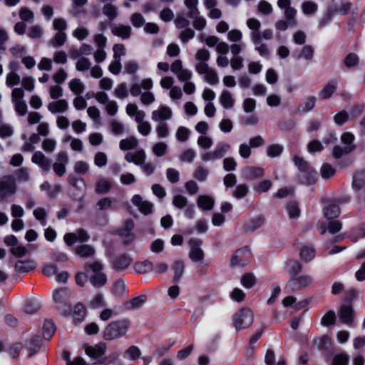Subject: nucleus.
<instances>
[{
  "instance_id": "1",
  "label": "nucleus",
  "mask_w": 365,
  "mask_h": 365,
  "mask_svg": "<svg viewBox=\"0 0 365 365\" xmlns=\"http://www.w3.org/2000/svg\"><path fill=\"white\" fill-rule=\"evenodd\" d=\"M130 326L128 319L112 321L104 329L103 338L106 341H112L124 336Z\"/></svg>"
},
{
  "instance_id": "2",
  "label": "nucleus",
  "mask_w": 365,
  "mask_h": 365,
  "mask_svg": "<svg viewBox=\"0 0 365 365\" xmlns=\"http://www.w3.org/2000/svg\"><path fill=\"white\" fill-rule=\"evenodd\" d=\"M254 320L253 312L248 308H242L233 316V324L237 331L251 326Z\"/></svg>"
},
{
  "instance_id": "3",
  "label": "nucleus",
  "mask_w": 365,
  "mask_h": 365,
  "mask_svg": "<svg viewBox=\"0 0 365 365\" xmlns=\"http://www.w3.org/2000/svg\"><path fill=\"white\" fill-rule=\"evenodd\" d=\"M252 253L248 246H245L234 252L231 256L230 264L233 267H245L250 262Z\"/></svg>"
},
{
  "instance_id": "4",
  "label": "nucleus",
  "mask_w": 365,
  "mask_h": 365,
  "mask_svg": "<svg viewBox=\"0 0 365 365\" xmlns=\"http://www.w3.org/2000/svg\"><path fill=\"white\" fill-rule=\"evenodd\" d=\"M70 295V290L66 287L57 289L53 294V299L56 304L66 307V309L63 311V314L65 316L70 315L72 312L71 304H69Z\"/></svg>"
},
{
  "instance_id": "5",
  "label": "nucleus",
  "mask_w": 365,
  "mask_h": 365,
  "mask_svg": "<svg viewBox=\"0 0 365 365\" xmlns=\"http://www.w3.org/2000/svg\"><path fill=\"white\" fill-rule=\"evenodd\" d=\"M190 246L189 257L194 262H200L205 257V252L200 247L202 240L198 238L192 237L188 241Z\"/></svg>"
},
{
  "instance_id": "6",
  "label": "nucleus",
  "mask_w": 365,
  "mask_h": 365,
  "mask_svg": "<svg viewBox=\"0 0 365 365\" xmlns=\"http://www.w3.org/2000/svg\"><path fill=\"white\" fill-rule=\"evenodd\" d=\"M16 191V185L14 179L9 176H4L0 178V202L6 200V197L14 194Z\"/></svg>"
},
{
  "instance_id": "7",
  "label": "nucleus",
  "mask_w": 365,
  "mask_h": 365,
  "mask_svg": "<svg viewBox=\"0 0 365 365\" xmlns=\"http://www.w3.org/2000/svg\"><path fill=\"white\" fill-rule=\"evenodd\" d=\"M312 280L311 276L306 274L291 277L287 284V288L295 292L307 287L312 282Z\"/></svg>"
},
{
  "instance_id": "8",
  "label": "nucleus",
  "mask_w": 365,
  "mask_h": 365,
  "mask_svg": "<svg viewBox=\"0 0 365 365\" xmlns=\"http://www.w3.org/2000/svg\"><path fill=\"white\" fill-rule=\"evenodd\" d=\"M112 268L115 271H122L127 269L133 262L132 257L125 253L113 256L110 260Z\"/></svg>"
},
{
  "instance_id": "9",
  "label": "nucleus",
  "mask_w": 365,
  "mask_h": 365,
  "mask_svg": "<svg viewBox=\"0 0 365 365\" xmlns=\"http://www.w3.org/2000/svg\"><path fill=\"white\" fill-rule=\"evenodd\" d=\"M339 317L342 324L351 325L354 321V310L352 304H342L339 310Z\"/></svg>"
},
{
  "instance_id": "10",
  "label": "nucleus",
  "mask_w": 365,
  "mask_h": 365,
  "mask_svg": "<svg viewBox=\"0 0 365 365\" xmlns=\"http://www.w3.org/2000/svg\"><path fill=\"white\" fill-rule=\"evenodd\" d=\"M106 351V346L104 343H98L95 346H88L85 349L86 355L97 361L103 358Z\"/></svg>"
},
{
  "instance_id": "11",
  "label": "nucleus",
  "mask_w": 365,
  "mask_h": 365,
  "mask_svg": "<svg viewBox=\"0 0 365 365\" xmlns=\"http://www.w3.org/2000/svg\"><path fill=\"white\" fill-rule=\"evenodd\" d=\"M265 217L263 215H258L250 219L243 225L242 230L245 233H252L260 228L264 223Z\"/></svg>"
},
{
  "instance_id": "12",
  "label": "nucleus",
  "mask_w": 365,
  "mask_h": 365,
  "mask_svg": "<svg viewBox=\"0 0 365 365\" xmlns=\"http://www.w3.org/2000/svg\"><path fill=\"white\" fill-rule=\"evenodd\" d=\"M318 179L317 172L311 166L307 171L301 173L299 176V180L301 184L305 185H312L316 183Z\"/></svg>"
},
{
  "instance_id": "13",
  "label": "nucleus",
  "mask_w": 365,
  "mask_h": 365,
  "mask_svg": "<svg viewBox=\"0 0 365 365\" xmlns=\"http://www.w3.org/2000/svg\"><path fill=\"white\" fill-rule=\"evenodd\" d=\"M264 174V169L260 167L247 166L243 170L244 178L248 180L262 178Z\"/></svg>"
},
{
  "instance_id": "14",
  "label": "nucleus",
  "mask_w": 365,
  "mask_h": 365,
  "mask_svg": "<svg viewBox=\"0 0 365 365\" xmlns=\"http://www.w3.org/2000/svg\"><path fill=\"white\" fill-rule=\"evenodd\" d=\"M351 187L357 192L365 187V170L356 171L353 175Z\"/></svg>"
},
{
  "instance_id": "15",
  "label": "nucleus",
  "mask_w": 365,
  "mask_h": 365,
  "mask_svg": "<svg viewBox=\"0 0 365 365\" xmlns=\"http://www.w3.org/2000/svg\"><path fill=\"white\" fill-rule=\"evenodd\" d=\"M31 161L38 165L44 171H48L50 169V160L41 151H36L33 154Z\"/></svg>"
},
{
  "instance_id": "16",
  "label": "nucleus",
  "mask_w": 365,
  "mask_h": 365,
  "mask_svg": "<svg viewBox=\"0 0 365 365\" xmlns=\"http://www.w3.org/2000/svg\"><path fill=\"white\" fill-rule=\"evenodd\" d=\"M337 89V82L335 80L329 81L319 93V98L322 100L329 99Z\"/></svg>"
},
{
  "instance_id": "17",
  "label": "nucleus",
  "mask_w": 365,
  "mask_h": 365,
  "mask_svg": "<svg viewBox=\"0 0 365 365\" xmlns=\"http://www.w3.org/2000/svg\"><path fill=\"white\" fill-rule=\"evenodd\" d=\"M317 348L324 354H328L332 346V341L330 337L324 335L314 341Z\"/></svg>"
},
{
  "instance_id": "18",
  "label": "nucleus",
  "mask_w": 365,
  "mask_h": 365,
  "mask_svg": "<svg viewBox=\"0 0 365 365\" xmlns=\"http://www.w3.org/2000/svg\"><path fill=\"white\" fill-rule=\"evenodd\" d=\"M35 262L31 259L18 260L15 264V269L19 273H27L36 269Z\"/></svg>"
},
{
  "instance_id": "19",
  "label": "nucleus",
  "mask_w": 365,
  "mask_h": 365,
  "mask_svg": "<svg viewBox=\"0 0 365 365\" xmlns=\"http://www.w3.org/2000/svg\"><path fill=\"white\" fill-rule=\"evenodd\" d=\"M171 117V109L167 106H161L159 110H153L152 113V118L155 121L168 120Z\"/></svg>"
},
{
  "instance_id": "20",
  "label": "nucleus",
  "mask_w": 365,
  "mask_h": 365,
  "mask_svg": "<svg viewBox=\"0 0 365 365\" xmlns=\"http://www.w3.org/2000/svg\"><path fill=\"white\" fill-rule=\"evenodd\" d=\"M68 108V102L65 99L51 102L48 106V110L51 113H63Z\"/></svg>"
},
{
  "instance_id": "21",
  "label": "nucleus",
  "mask_w": 365,
  "mask_h": 365,
  "mask_svg": "<svg viewBox=\"0 0 365 365\" xmlns=\"http://www.w3.org/2000/svg\"><path fill=\"white\" fill-rule=\"evenodd\" d=\"M134 270L138 274H145L154 270V265L152 262L145 259L142 262H136L133 264Z\"/></svg>"
},
{
  "instance_id": "22",
  "label": "nucleus",
  "mask_w": 365,
  "mask_h": 365,
  "mask_svg": "<svg viewBox=\"0 0 365 365\" xmlns=\"http://www.w3.org/2000/svg\"><path fill=\"white\" fill-rule=\"evenodd\" d=\"M147 300V296L145 294L132 298L129 301L125 302V308L128 310L140 308Z\"/></svg>"
},
{
  "instance_id": "23",
  "label": "nucleus",
  "mask_w": 365,
  "mask_h": 365,
  "mask_svg": "<svg viewBox=\"0 0 365 365\" xmlns=\"http://www.w3.org/2000/svg\"><path fill=\"white\" fill-rule=\"evenodd\" d=\"M341 212V209L339 205L336 203L329 204L324 209V215L329 220L337 218Z\"/></svg>"
},
{
  "instance_id": "24",
  "label": "nucleus",
  "mask_w": 365,
  "mask_h": 365,
  "mask_svg": "<svg viewBox=\"0 0 365 365\" xmlns=\"http://www.w3.org/2000/svg\"><path fill=\"white\" fill-rule=\"evenodd\" d=\"M111 32L114 36L121 37L123 39L129 38L131 34V28L129 26L120 24L111 28Z\"/></svg>"
},
{
  "instance_id": "25",
  "label": "nucleus",
  "mask_w": 365,
  "mask_h": 365,
  "mask_svg": "<svg viewBox=\"0 0 365 365\" xmlns=\"http://www.w3.org/2000/svg\"><path fill=\"white\" fill-rule=\"evenodd\" d=\"M197 206L204 210H211L215 205L214 199L208 195H200L197 200Z\"/></svg>"
},
{
  "instance_id": "26",
  "label": "nucleus",
  "mask_w": 365,
  "mask_h": 365,
  "mask_svg": "<svg viewBox=\"0 0 365 365\" xmlns=\"http://www.w3.org/2000/svg\"><path fill=\"white\" fill-rule=\"evenodd\" d=\"M356 149V145L345 146L335 145L332 149V156L336 160L341 159L344 155H347Z\"/></svg>"
},
{
  "instance_id": "27",
  "label": "nucleus",
  "mask_w": 365,
  "mask_h": 365,
  "mask_svg": "<svg viewBox=\"0 0 365 365\" xmlns=\"http://www.w3.org/2000/svg\"><path fill=\"white\" fill-rule=\"evenodd\" d=\"M334 15L335 13L331 6H328L324 14H323V16H322L319 21L318 28L322 29L326 26H327L332 21Z\"/></svg>"
},
{
  "instance_id": "28",
  "label": "nucleus",
  "mask_w": 365,
  "mask_h": 365,
  "mask_svg": "<svg viewBox=\"0 0 365 365\" xmlns=\"http://www.w3.org/2000/svg\"><path fill=\"white\" fill-rule=\"evenodd\" d=\"M86 315V309L82 303H78L73 308V321L76 323L82 322Z\"/></svg>"
},
{
  "instance_id": "29",
  "label": "nucleus",
  "mask_w": 365,
  "mask_h": 365,
  "mask_svg": "<svg viewBox=\"0 0 365 365\" xmlns=\"http://www.w3.org/2000/svg\"><path fill=\"white\" fill-rule=\"evenodd\" d=\"M56 331V325L51 319H46L43 324V335L45 339L50 340Z\"/></svg>"
},
{
  "instance_id": "30",
  "label": "nucleus",
  "mask_w": 365,
  "mask_h": 365,
  "mask_svg": "<svg viewBox=\"0 0 365 365\" xmlns=\"http://www.w3.org/2000/svg\"><path fill=\"white\" fill-rule=\"evenodd\" d=\"M75 252L81 257H89L95 254V250L89 245H81L75 248Z\"/></svg>"
},
{
  "instance_id": "31",
  "label": "nucleus",
  "mask_w": 365,
  "mask_h": 365,
  "mask_svg": "<svg viewBox=\"0 0 365 365\" xmlns=\"http://www.w3.org/2000/svg\"><path fill=\"white\" fill-rule=\"evenodd\" d=\"M112 187V182L107 179L98 180L95 186V191L97 194H106Z\"/></svg>"
},
{
  "instance_id": "32",
  "label": "nucleus",
  "mask_w": 365,
  "mask_h": 365,
  "mask_svg": "<svg viewBox=\"0 0 365 365\" xmlns=\"http://www.w3.org/2000/svg\"><path fill=\"white\" fill-rule=\"evenodd\" d=\"M315 249L311 247L303 246L300 249L299 256L302 261L309 262L315 257Z\"/></svg>"
},
{
  "instance_id": "33",
  "label": "nucleus",
  "mask_w": 365,
  "mask_h": 365,
  "mask_svg": "<svg viewBox=\"0 0 365 365\" xmlns=\"http://www.w3.org/2000/svg\"><path fill=\"white\" fill-rule=\"evenodd\" d=\"M220 102L221 105L226 109L232 108L235 104V101L232 97L231 93L227 90H224L222 92L220 96Z\"/></svg>"
},
{
  "instance_id": "34",
  "label": "nucleus",
  "mask_w": 365,
  "mask_h": 365,
  "mask_svg": "<svg viewBox=\"0 0 365 365\" xmlns=\"http://www.w3.org/2000/svg\"><path fill=\"white\" fill-rule=\"evenodd\" d=\"M185 263L182 260L176 261L173 265V270L174 272L173 282L176 283L180 281L181 277L184 273Z\"/></svg>"
},
{
  "instance_id": "35",
  "label": "nucleus",
  "mask_w": 365,
  "mask_h": 365,
  "mask_svg": "<svg viewBox=\"0 0 365 365\" xmlns=\"http://www.w3.org/2000/svg\"><path fill=\"white\" fill-rule=\"evenodd\" d=\"M41 308L40 303L34 299H30L26 301L24 304V312L29 314H33L37 312Z\"/></svg>"
},
{
  "instance_id": "36",
  "label": "nucleus",
  "mask_w": 365,
  "mask_h": 365,
  "mask_svg": "<svg viewBox=\"0 0 365 365\" xmlns=\"http://www.w3.org/2000/svg\"><path fill=\"white\" fill-rule=\"evenodd\" d=\"M138 140L134 137H131L121 140L119 146L122 150H128L135 149L138 146Z\"/></svg>"
},
{
  "instance_id": "37",
  "label": "nucleus",
  "mask_w": 365,
  "mask_h": 365,
  "mask_svg": "<svg viewBox=\"0 0 365 365\" xmlns=\"http://www.w3.org/2000/svg\"><path fill=\"white\" fill-rule=\"evenodd\" d=\"M256 282V277L251 272L245 273L241 277V284L247 289L253 287L255 285Z\"/></svg>"
},
{
  "instance_id": "38",
  "label": "nucleus",
  "mask_w": 365,
  "mask_h": 365,
  "mask_svg": "<svg viewBox=\"0 0 365 365\" xmlns=\"http://www.w3.org/2000/svg\"><path fill=\"white\" fill-rule=\"evenodd\" d=\"M69 88L77 96H80L85 89L84 85L79 78H73L69 82Z\"/></svg>"
},
{
  "instance_id": "39",
  "label": "nucleus",
  "mask_w": 365,
  "mask_h": 365,
  "mask_svg": "<svg viewBox=\"0 0 365 365\" xmlns=\"http://www.w3.org/2000/svg\"><path fill=\"white\" fill-rule=\"evenodd\" d=\"M91 282L95 287H101L107 282V276L103 272L95 273L91 279Z\"/></svg>"
},
{
  "instance_id": "40",
  "label": "nucleus",
  "mask_w": 365,
  "mask_h": 365,
  "mask_svg": "<svg viewBox=\"0 0 365 365\" xmlns=\"http://www.w3.org/2000/svg\"><path fill=\"white\" fill-rule=\"evenodd\" d=\"M287 210L291 219H297L299 217L301 211L296 201L289 202L287 205Z\"/></svg>"
},
{
  "instance_id": "41",
  "label": "nucleus",
  "mask_w": 365,
  "mask_h": 365,
  "mask_svg": "<svg viewBox=\"0 0 365 365\" xmlns=\"http://www.w3.org/2000/svg\"><path fill=\"white\" fill-rule=\"evenodd\" d=\"M336 316L334 311H328L321 319V324L324 327H329L336 323Z\"/></svg>"
},
{
  "instance_id": "42",
  "label": "nucleus",
  "mask_w": 365,
  "mask_h": 365,
  "mask_svg": "<svg viewBox=\"0 0 365 365\" xmlns=\"http://www.w3.org/2000/svg\"><path fill=\"white\" fill-rule=\"evenodd\" d=\"M316 98L314 96L308 97L304 103H301L298 106V109L300 112L307 113L314 108L316 104Z\"/></svg>"
},
{
  "instance_id": "43",
  "label": "nucleus",
  "mask_w": 365,
  "mask_h": 365,
  "mask_svg": "<svg viewBox=\"0 0 365 365\" xmlns=\"http://www.w3.org/2000/svg\"><path fill=\"white\" fill-rule=\"evenodd\" d=\"M288 272L291 277H297L302 270V265L296 260H291L287 263Z\"/></svg>"
},
{
  "instance_id": "44",
  "label": "nucleus",
  "mask_w": 365,
  "mask_h": 365,
  "mask_svg": "<svg viewBox=\"0 0 365 365\" xmlns=\"http://www.w3.org/2000/svg\"><path fill=\"white\" fill-rule=\"evenodd\" d=\"M103 14L106 15L110 21H112L118 16L117 8L112 4H106L103 8Z\"/></svg>"
},
{
  "instance_id": "45",
  "label": "nucleus",
  "mask_w": 365,
  "mask_h": 365,
  "mask_svg": "<svg viewBox=\"0 0 365 365\" xmlns=\"http://www.w3.org/2000/svg\"><path fill=\"white\" fill-rule=\"evenodd\" d=\"M284 150V147L280 144H272L267 148V154L270 158L279 156Z\"/></svg>"
},
{
  "instance_id": "46",
  "label": "nucleus",
  "mask_w": 365,
  "mask_h": 365,
  "mask_svg": "<svg viewBox=\"0 0 365 365\" xmlns=\"http://www.w3.org/2000/svg\"><path fill=\"white\" fill-rule=\"evenodd\" d=\"M118 357L119 353L118 351H113L108 356H103V358L99 359L96 362V364L101 365H110L116 361L118 359Z\"/></svg>"
},
{
  "instance_id": "47",
  "label": "nucleus",
  "mask_w": 365,
  "mask_h": 365,
  "mask_svg": "<svg viewBox=\"0 0 365 365\" xmlns=\"http://www.w3.org/2000/svg\"><path fill=\"white\" fill-rule=\"evenodd\" d=\"M320 173L324 179H329L336 173V169L330 164L325 163L322 165Z\"/></svg>"
},
{
  "instance_id": "48",
  "label": "nucleus",
  "mask_w": 365,
  "mask_h": 365,
  "mask_svg": "<svg viewBox=\"0 0 365 365\" xmlns=\"http://www.w3.org/2000/svg\"><path fill=\"white\" fill-rule=\"evenodd\" d=\"M293 162L295 165V166L297 167L300 173H303L304 171H307L309 170V168L311 167L309 163L306 161L303 158L295 155L293 158Z\"/></svg>"
},
{
  "instance_id": "49",
  "label": "nucleus",
  "mask_w": 365,
  "mask_h": 365,
  "mask_svg": "<svg viewBox=\"0 0 365 365\" xmlns=\"http://www.w3.org/2000/svg\"><path fill=\"white\" fill-rule=\"evenodd\" d=\"M332 9H334V11L335 14H339L341 15H347L351 8V3L349 1H346L344 3H342L339 6L336 5H331Z\"/></svg>"
},
{
  "instance_id": "50",
  "label": "nucleus",
  "mask_w": 365,
  "mask_h": 365,
  "mask_svg": "<svg viewBox=\"0 0 365 365\" xmlns=\"http://www.w3.org/2000/svg\"><path fill=\"white\" fill-rule=\"evenodd\" d=\"M344 63L347 68L356 66L359 63V56L355 53H349L344 59Z\"/></svg>"
},
{
  "instance_id": "51",
  "label": "nucleus",
  "mask_w": 365,
  "mask_h": 365,
  "mask_svg": "<svg viewBox=\"0 0 365 365\" xmlns=\"http://www.w3.org/2000/svg\"><path fill=\"white\" fill-rule=\"evenodd\" d=\"M272 182L270 180H264L254 186V190L258 193L268 192L272 187Z\"/></svg>"
},
{
  "instance_id": "52",
  "label": "nucleus",
  "mask_w": 365,
  "mask_h": 365,
  "mask_svg": "<svg viewBox=\"0 0 365 365\" xmlns=\"http://www.w3.org/2000/svg\"><path fill=\"white\" fill-rule=\"evenodd\" d=\"M41 346V339L38 336L32 338L29 341V356L35 354Z\"/></svg>"
},
{
  "instance_id": "53",
  "label": "nucleus",
  "mask_w": 365,
  "mask_h": 365,
  "mask_svg": "<svg viewBox=\"0 0 365 365\" xmlns=\"http://www.w3.org/2000/svg\"><path fill=\"white\" fill-rule=\"evenodd\" d=\"M349 120V114L346 110H342L334 116V121L338 126H342Z\"/></svg>"
},
{
  "instance_id": "54",
  "label": "nucleus",
  "mask_w": 365,
  "mask_h": 365,
  "mask_svg": "<svg viewBox=\"0 0 365 365\" xmlns=\"http://www.w3.org/2000/svg\"><path fill=\"white\" fill-rule=\"evenodd\" d=\"M249 192V187L246 184L238 185L234 192L233 196L237 199L244 198Z\"/></svg>"
},
{
  "instance_id": "55",
  "label": "nucleus",
  "mask_w": 365,
  "mask_h": 365,
  "mask_svg": "<svg viewBox=\"0 0 365 365\" xmlns=\"http://www.w3.org/2000/svg\"><path fill=\"white\" fill-rule=\"evenodd\" d=\"M66 41V34L63 31H58L51 41L53 46L60 47L65 43Z\"/></svg>"
},
{
  "instance_id": "56",
  "label": "nucleus",
  "mask_w": 365,
  "mask_h": 365,
  "mask_svg": "<svg viewBox=\"0 0 365 365\" xmlns=\"http://www.w3.org/2000/svg\"><path fill=\"white\" fill-rule=\"evenodd\" d=\"M314 53V48L310 45H305L303 46L297 58H304L307 60H311L313 58Z\"/></svg>"
},
{
  "instance_id": "57",
  "label": "nucleus",
  "mask_w": 365,
  "mask_h": 365,
  "mask_svg": "<svg viewBox=\"0 0 365 365\" xmlns=\"http://www.w3.org/2000/svg\"><path fill=\"white\" fill-rule=\"evenodd\" d=\"M173 204L175 207L182 209L187 206L188 201L185 196L178 194L173 197Z\"/></svg>"
},
{
  "instance_id": "58",
  "label": "nucleus",
  "mask_w": 365,
  "mask_h": 365,
  "mask_svg": "<svg viewBox=\"0 0 365 365\" xmlns=\"http://www.w3.org/2000/svg\"><path fill=\"white\" fill-rule=\"evenodd\" d=\"M128 356L129 359L132 361H136L140 357L141 351L136 346H130L125 352Z\"/></svg>"
},
{
  "instance_id": "59",
  "label": "nucleus",
  "mask_w": 365,
  "mask_h": 365,
  "mask_svg": "<svg viewBox=\"0 0 365 365\" xmlns=\"http://www.w3.org/2000/svg\"><path fill=\"white\" fill-rule=\"evenodd\" d=\"M307 150L310 153L321 152L324 150V146L319 140L314 139L308 143Z\"/></svg>"
},
{
  "instance_id": "60",
  "label": "nucleus",
  "mask_w": 365,
  "mask_h": 365,
  "mask_svg": "<svg viewBox=\"0 0 365 365\" xmlns=\"http://www.w3.org/2000/svg\"><path fill=\"white\" fill-rule=\"evenodd\" d=\"M106 306L103 294L98 293L95 297L90 302V307L93 309H97Z\"/></svg>"
},
{
  "instance_id": "61",
  "label": "nucleus",
  "mask_w": 365,
  "mask_h": 365,
  "mask_svg": "<svg viewBox=\"0 0 365 365\" xmlns=\"http://www.w3.org/2000/svg\"><path fill=\"white\" fill-rule=\"evenodd\" d=\"M134 228V222L133 220L128 219L125 221L124 227L118 230V234L119 235H125L128 234H131V231Z\"/></svg>"
},
{
  "instance_id": "62",
  "label": "nucleus",
  "mask_w": 365,
  "mask_h": 365,
  "mask_svg": "<svg viewBox=\"0 0 365 365\" xmlns=\"http://www.w3.org/2000/svg\"><path fill=\"white\" fill-rule=\"evenodd\" d=\"M34 215L35 218L38 220L41 224L44 226L46 224V212L43 207H38L34 210Z\"/></svg>"
},
{
  "instance_id": "63",
  "label": "nucleus",
  "mask_w": 365,
  "mask_h": 365,
  "mask_svg": "<svg viewBox=\"0 0 365 365\" xmlns=\"http://www.w3.org/2000/svg\"><path fill=\"white\" fill-rule=\"evenodd\" d=\"M167 144L163 142H158L153 147V151L157 157H161L165 155L167 150Z\"/></svg>"
},
{
  "instance_id": "64",
  "label": "nucleus",
  "mask_w": 365,
  "mask_h": 365,
  "mask_svg": "<svg viewBox=\"0 0 365 365\" xmlns=\"http://www.w3.org/2000/svg\"><path fill=\"white\" fill-rule=\"evenodd\" d=\"M349 364V357L346 354H336L333 359L331 365H348Z\"/></svg>"
}]
</instances>
